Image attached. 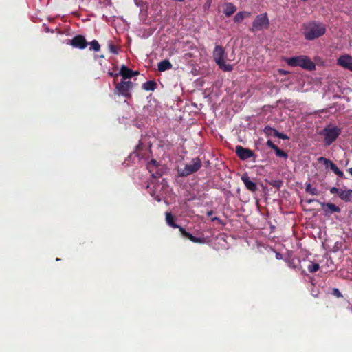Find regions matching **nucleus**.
I'll return each mask as SVG.
<instances>
[{
	"label": "nucleus",
	"mask_w": 352,
	"mask_h": 352,
	"mask_svg": "<svg viewBox=\"0 0 352 352\" xmlns=\"http://www.w3.org/2000/svg\"><path fill=\"white\" fill-rule=\"evenodd\" d=\"M263 131L268 136H274L275 137V133L278 131L276 130L275 129H273V128L269 126H267L264 128Z\"/></svg>",
	"instance_id": "393cba45"
},
{
	"label": "nucleus",
	"mask_w": 352,
	"mask_h": 352,
	"mask_svg": "<svg viewBox=\"0 0 352 352\" xmlns=\"http://www.w3.org/2000/svg\"><path fill=\"white\" fill-rule=\"evenodd\" d=\"M142 87L146 91H154L157 87V83L154 80H148L143 83Z\"/></svg>",
	"instance_id": "4be33fe9"
},
{
	"label": "nucleus",
	"mask_w": 352,
	"mask_h": 352,
	"mask_svg": "<svg viewBox=\"0 0 352 352\" xmlns=\"http://www.w3.org/2000/svg\"><path fill=\"white\" fill-rule=\"evenodd\" d=\"M72 46L76 48L85 49L88 45V43L82 35H77L72 39L69 40L68 43Z\"/></svg>",
	"instance_id": "9b49d317"
},
{
	"label": "nucleus",
	"mask_w": 352,
	"mask_h": 352,
	"mask_svg": "<svg viewBox=\"0 0 352 352\" xmlns=\"http://www.w3.org/2000/svg\"><path fill=\"white\" fill-rule=\"evenodd\" d=\"M339 197L345 202L352 201V190H343L340 192Z\"/></svg>",
	"instance_id": "6ab92c4d"
},
{
	"label": "nucleus",
	"mask_w": 352,
	"mask_h": 352,
	"mask_svg": "<svg viewBox=\"0 0 352 352\" xmlns=\"http://www.w3.org/2000/svg\"><path fill=\"white\" fill-rule=\"evenodd\" d=\"M226 54L223 47L217 45L213 52V58L219 68L225 72H231L233 70V65L226 64L225 58Z\"/></svg>",
	"instance_id": "20e7f679"
},
{
	"label": "nucleus",
	"mask_w": 352,
	"mask_h": 352,
	"mask_svg": "<svg viewBox=\"0 0 352 352\" xmlns=\"http://www.w3.org/2000/svg\"><path fill=\"white\" fill-rule=\"evenodd\" d=\"M147 169L153 178H160L164 173V167L159 164L155 160H151L147 164Z\"/></svg>",
	"instance_id": "6e6552de"
},
{
	"label": "nucleus",
	"mask_w": 352,
	"mask_h": 352,
	"mask_svg": "<svg viewBox=\"0 0 352 352\" xmlns=\"http://www.w3.org/2000/svg\"><path fill=\"white\" fill-rule=\"evenodd\" d=\"M282 258H283L282 254H280V252L276 253V259L280 260V259H282Z\"/></svg>",
	"instance_id": "f704fd0d"
},
{
	"label": "nucleus",
	"mask_w": 352,
	"mask_h": 352,
	"mask_svg": "<svg viewBox=\"0 0 352 352\" xmlns=\"http://www.w3.org/2000/svg\"><path fill=\"white\" fill-rule=\"evenodd\" d=\"M146 149L145 146L143 143L140 141L139 144L136 146L135 150L131 154V155H135L138 158H143L145 157L144 150Z\"/></svg>",
	"instance_id": "f3484780"
},
{
	"label": "nucleus",
	"mask_w": 352,
	"mask_h": 352,
	"mask_svg": "<svg viewBox=\"0 0 352 352\" xmlns=\"http://www.w3.org/2000/svg\"><path fill=\"white\" fill-rule=\"evenodd\" d=\"M139 74V72L133 71L124 65L121 66L120 69V75L122 76L124 80L130 79L134 76Z\"/></svg>",
	"instance_id": "4468645a"
},
{
	"label": "nucleus",
	"mask_w": 352,
	"mask_h": 352,
	"mask_svg": "<svg viewBox=\"0 0 352 352\" xmlns=\"http://www.w3.org/2000/svg\"><path fill=\"white\" fill-rule=\"evenodd\" d=\"M340 134V129L336 126L324 129V143L329 146L331 144Z\"/></svg>",
	"instance_id": "1a4fd4ad"
},
{
	"label": "nucleus",
	"mask_w": 352,
	"mask_h": 352,
	"mask_svg": "<svg viewBox=\"0 0 352 352\" xmlns=\"http://www.w3.org/2000/svg\"><path fill=\"white\" fill-rule=\"evenodd\" d=\"M338 65L352 72V57L349 55H343L338 59Z\"/></svg>",
	"instance_id": "f8f14e48"
},
{
	"label": "nucleus",
	"mask_w": 352,
	"mask_h": 352,
	"mask_svg": "<svg viewBox=\"0 0 352 352\" xmlns=\"http://www.w3.org/2000/svg\"><path fill=\"white\" fill-rule=\"evenodd\" d=\"M267 182L272 186L279 189L283 184V182L280 179H270L267 180Z\"/></svg>",
	"instance_id": "b1692460"
},
{
	"label": "nucleus",
	"mask_w": 352,
	"mask_h": 352,
	"mask_svg": "<svg viewBox=\"0 0 352 352\" xmlns=\"http://www.w3.org/2000/svg\"><path fill=\"white\" fill-rule=\"evenodd\" d=\"M332 294L335 296H336L337 298H342V294H341V292H340V290L337 288H333L332 289Z\"/></svg>",
	"instance_id": "2f4dec72"
},
{
	"label": "nucleus",
	"mask_w": 352,
	"mask_h": 352,
	"mask_svg": "<svg viewBox=\"0 0 352 352\" xmlns=\"http://www.w3.org/2000/svg\"><path fill=\"white\" fill-rule=\"evenodd\" d=\"M166 221L169 226L173 228H178L182 235L188 239L192 242L197 243H204L206 242L205 238L194 236L190 232L186 231V230L184 228L176 224L174 221V217L171 213H166Z\"/></svg>",
	"instance_id": "7ed1b4c3"
},
{
	"label": "nucleus",
	"mask_w": 352,
	"mask_h": 352,
	"mask_svg": "<svg viewBox=\"0 0 352 352\" xmlns=\"http://www.w3.org/2000/svg\"><path fill=\"white\" fill-rule=\"evenodd\" d=\"M305 192L311 195H318L320 194L319 190L316 188L313 187L309 183L305 185Z\"/></svg>",
	"instance_id": "5701e85b"
},
{
	"label": "nucleus",
	"mask_w": 352,
	"mask_h": 352,
	"mask_svg": "<svg viewBox=\"0 0 352 352\" xmlns=\"http://www.w3.org/2000/svg\"><path fill=\"white\" fill-rule=\"evenodd\" d=\"M212 213H213V212H212V211H208V212H207V215H208V216H211V215L212 214Z\"/></svg>",
	"instance_id": "4c0bfd02"
},
{
	"label": "nucleus",
	"mask_w": 352,
	"mask_h": 352,
	"mask_svg": "<svg viewBox=\"0 0 352 352\" xmlns=\"http://www.w3.org/2000/svg\"><path fill=\"white\" fill-rule=\"evenodd\" d=\"M267 146L270 148H271L272 149H273L274 151L278 148V146L276 145H275L272 140H269L267 141V143H266Z\"/></svg>",
	"instance_id": "473e14b6"
},
{
	"label": "nucleus",
	"mask_w": 352,
	"mask_h": 352,
	"mask_svg": "<svg viewBox=\"0 0 352 352\" xmlns=\"http://www.w3.org/2000/svg\"><path fill=\"white\" fill-rule=\"evenodd\" d=\"M318 162L320 163H323V164L325 165L326 167H329L335 174H336V173L340 170V169L334 163H333L330 160L327 159L324 157H319Z\"/></svg>",
	"instance_id": "dca6fc26"
},
{
	"label": "nucleus",
	"mask_w": 352,
	"mask_h": 352,
	"mask_svg": "<svg viewBox=\"0 0 352 352\" xmlns=\"http://www.w3.org/2000/svg\"><path fill=\"white\" fill-rule=\"evenodd\" d=\"M325 214H331L333 212H340V208L331 203H320Z\"/></svg>",
	"instance_id": "2eb2a0df"
},
{
	"label": "nucleus",
	"mask_w": 352,
	"mask_h": 352,
	"mask_svg": "<svg viewBox=\"0 0 352 352\" xmlns=\"http://www.w3.org/2000/svg\"><path fill=\"white\" fill-rule=\"evenodd\" d=\"M236 11V7L232 3L225 4L224 14L227 17L230 16Z\"/></svg>",
	"instance_id": "a211bd4d"
},
{
	"label": "nucleus",
	"mask_w": 352,
	"mask_h": 352,
	"mask_svg": "<svg viewBox=\"0 0 352 352\" xmlns=\"http://www.w3.org/2000/svg\"><path fill=\"white\" fill-rule=\"evenodd\" d=\"M336 175H337L338 177L341 178L344 177V173L340 170L338 172H337Z\"/></svg>",
	"instance_id": "c9c22d12"
},
{
	"label": "nucleus",
	"mask_w": 352,
	"mask_h": 352,
	"mask_svg": "<svg viewBox=\"0 0 352 352\" xmlns=\"http://www.w3.org/2000/svg\"><path fill=\"white\" fill-rule=\"evenodd\" d=\"M133 84L131 81L122 80L116 84L114 94L122 96L127 99L131 98V94L130 91L133 89Z\"/></svg>",
	"instance_id": "423d86ee"
},
{
	"label": "nucleus",
	"mask_w": 352,
	"mask_h": 352,
	"mask_svg": "<svg viewBox=\"0 0 352 352\" xmlns=\"http://www.w3.org/2000/svg\"><path fill=\"white\" fill-rule=\"evenodd\" d=\"M235 152L237 156L241 160H246L250 157L256 156L253 151L249 148H243L241 146H236L235 148Z\"/></svg>",
	"instance_id": "9d476101"
},
{
	"label": "nucleus",
	"mask_w": 352,
	"mask_h": 352,
	"mask_svg": "<svg viewBox=\"0 0 352 352\" xmlns=\"http://www.w3.org/2000/svg\"><path fill=\"white\" fill-rule=\"evenodd\" d=\"M270 27V20L267 14L263 13L257 15L254 19L250 30L252 32L267 30Z\"/></svg>",
	"instance_id": "39448f33"
},
{
	"label": "nucleus",
	"mask_w": 352,
	"mask_h": 352,
	"mask_svg": "<svg viewBox=\"0 0 352 352\" xmlns=\"http://www.w3.org/2000/svg\"><path fill=\"white\" fill-rule=\"evenodd\" d=\"M275 137H277L282 140H288L289 139L288 136H287L285 134H284L283 133H280L278 131L276 132Z\"/></svg>",
	"instance_id": "7c9ffc66"
},
{
	"label": "nucleus",
	"mask_w": 352,
	"mask_h": 352,
	"mask_svg": "<svg viewBox=\"0 0 352 352\" xmlns=\"http://www.w3.org/2000/svg\"><path fill=\"white\" fill-rule=\"evenodd\" d=\"M157 68L160 72H164L172 68V64L168 60H163L157 65Z\"/></svg>",
	"instance_id": "aec40b11"
},
{
	"label": "nucleus",
	"mask_w": 352,
	"mask_h": 352,
	"mask_svg": "<svg viewBox=\"0 0 352 352\" xmlns=\"http://www.w3.org/2000/svg\"><path fill=\"white\" fill-rule=\"evenodd\" d=\"M319 264L311 262L307 266V269L309 272L314 273L319 270Z\"/></svg>",
	"instance_id": "bb28decb"
},
{
	"label": "nucleus",
	"mask_w": 352,
	"mask_h": 352,
	"mask_svg": "<svg viewBox=\"0 0 352 352\" xmlns=\"http://www.w3.org/2000/svg\"><path fill=\"white\" fill-rule=\"evenodd\" d=\"M314 201H318V200H316L315 199H307L306 200V202L308 203V204H311V203L314 202Z\"/></svg>",
	"instance_id": "e433bc0d"
},
{
	"label": "nucleus",
	"mask_w": 352,
	"mask_h": 352,
	"mask_svg": "<svg viewBox=\"0 0 352 352\" xmlns=\"http://www.w3.org/2000/svg\"><path fill=\"white\" fill-rule=\"evenodd\" d=\"M108 74H109L111 77H112V78H118L119 76H120V72H119L118 73H113V72H108Z\"/></svg>",
	"instance_id": "72a5a7b5"
},
{
	"label": "nucleus",
	"mask_w": 352,
	"mask_h": 352,
	"mask_svg": "<svg viewBox=\"0 0 352 352\" xmlns=\"http://www.w3.org/2000/svg\"><path fill=\"white\" fill-rule=\"evenodd\" d=\"M216 219H217V217H214V218H213L212 220V221H214V220H216Z\"/></svg>",
	"instance_id": "ea45409f"
},
{
	"label": "nucleus",
	"mask_w": 352,
	"mask_h": 352,
	"mask_svg": "<svg viewBox=\"0 0 352 352\" xmlns=\"http://www.w3.org/2000/svg\"><path fill=\"white\" fill-rule=\"evenodd\" d=\"M329 191L331 194H337L339 196V195H340V192H342V190L336 187H332L330 188Z\"/></svg>",
	"instance_id": "c756f323"
},
{
	"label": "nucleus",
	"mask_w": 352,
	"mask_h": 352,
	"mask_svg": "<svg viewBox=\"0 0 352 352\" xmlns=\"http://www.w3.org/2000/svg\"><path fill=\"white\" fill-rule=\"evenodd\" d=\"M274 152L277 157H282L285 160L288 158V154L286 152H285L284 151L279 148L278 147L274 150Z\"/></svg>",
	"instance_id": "a878e982"
},
{
	"label": "nucleus",
	"mask_w": 352,
	"mask_h": 352,
	"mask_svg": "<svg viewBox=\"0 0 352 352\" xmlns=\"http://www.w3.org/2000/svg\"><path fill=\"white\" fill-rule=\"evenodd\" d=\"M156 199H157L158 201H160L161 198L157 197L156 198Z\"/></svg>",
	"instance_id": "58836bf2"
},
{
	"label": "nucleus",
	"mask_w": 352,
	"mask_h": 352,
	"mask_svg": "<svg viewBox=\"0 0 352 352\" xmlns=\"http://www.w3.org/2000/svg\"><path fill=\"white\" fill-rule=\"evenodd\" d=\"M241 179L248 190L252 192H254L257 190L258 188L256 184L250 180L248 173L243 174Z\"/></svg>",
	"instance_id": "ddd939ff"
},
{
	"label": "nucleus",
	"mask_w": 352,
	"mask_h": 352,
	"mask_svg": "<svg viewBox=\"0 0 352 352\" xmlns=\"http://www.w3.org/2000/svg\"><path fill=\"white\" fill-rule=\"evenodd\" d=\"M109 51L112 54H118L119 49H118V47L116 45H115L113 44H109Z\"/></svg>",
	"instance_id": "c85d7f7f"
},
{
	"label": "nucleus",
	"mask_w": 352,
	"mask_h": 352,
	"mask_svg": "<svg viewBox=\"0 0 352 352\" xmlns=\"http://www.w3.org/2000/svg\"><path fill=\"white\" fill-rule=\"evenodd\" d=\"M251 13L247 11H241L238 12L234 17L235 23H241L245 17L250 16Z\"/></svg>",
	"instance_id": "412c9836"
},
{
	"label": "nucleus",
	"mask_w": 352,
	"mask_h": 352,
	"mask_svg": "<svg viewBox=\"0 0 352 352\" xmlns=\"http://www.w3.org/2000/svg\"><path fill=\"white\" fill-rule=\"evenodd\" d=\"M201 166V160L196 157L192 160L190 164H186L184 168L179 169L178 174L181 177H186L199 170Z\"/></svg>",
	"instance_id": "0eeeda50"
},
{
	"label": "nucleus",
	"mask_w": 352,
	"mask_h": 352,
	"mask_svg": "<svg viewBox=\"0 0 352 352\" xmlns=\"http://www.w3.org/2000/svg\"><path fill=\"white\" fill-rule=\"evenodd\" d=\"M90 45L91 46V49L95 52H98L100 49V45L96 40H93L90 43Z\"/></svg>",
	"instance_id": "cd10ccee"
},
{
	"label": "nucleus",
	"mask_w": 352,
	"mask_h": 352,
	"mask_svg": "<svg viewBox=\"0 0 352 352\" xmlns=\"http://www.w3.org/2000/svg\"><path fill=\"white\" fill-rule=\"evenodd\" d=\"M326 32V25L315 21L304 25V36L306 40L312 41L323 36Z\"/></svg>",
	"instance_id": "f257e3e1"
},
{
	"label": "nucleus",
	"mask_w": 352,
	"mask_h": 352,
	"mask_svg": "<svg viewBox=\"0 0 352 352\" xmlns=\"http://www.w3.org/2000/svg\"><path fill=\"white\" fill-rule=\"evenodd\" d=\"M285 61L289 66L292 67H300L305 69L312 71L315 69L316 65L309 57L305 55H300L287 58Z\"/></svg>",
	"instance_id": "f03ea898"
}]
</instances>
